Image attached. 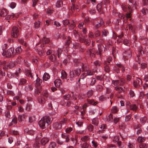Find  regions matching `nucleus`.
<instances>
[{"label": "nucleus", "instance_id": "obj_57", "mask_svg": "<svg viewBox=\"0 0 148 148\" xmlns=\"http://www.w3.org/2000/svg\"><path fill=\"white\" fill-rule=\"evenodd\" d=\"M43 43L46 44L48 43L49 41V39L48 38L44 37L43 39Z\"/></svg>", "mask_w": 148, "mask_h": 148}, {"label": "nucleus", "instance_id": "obj_47", "mask_svg": "<svg viewBox=\"0 0 148 148\" xmlns=\"http://www.w3.org/2000/svg\"><path fill=\"white\" fill-rule=\"evenodd\" d=\"M87 128L89 131H92L93 130V126L91 124L88 125L87 127Z\"/></svg>", "mask_w": 148, "mask_h": 148}, {"label": "nucleus", "instance_id": "obj_15", "mask_svg": "<svg viewBox=\"0 0 148 148\" xmlns=\"http://www.w3.org/2000/svg\"><path fill=\"white\" fill-rule=\"evenodd\" d=\"M119 110V108L116 106H114L112 108L111 112L113 113H116Z\"/></svg>", "mask_w": 148, "mask_h": 148}, {"label": "nucleus", "instance_id": "obj_23", "mask_svg": "<svg viewBox=\"0 0 148 148\" xmlns=\"http://www.w3.org/2000/svg\"><path fill=\"white\" fill-rule=\"evenodd\" d=\"M63 5V2L62 0L58 1L56 2V5L58 8L61 7Z\"/></svg>", "mask_w": 148, "mask_h": 148}, {"label": "nucleus", "instance_id": "obj_62", "mask_svg": "<svg viewBox=\"0 0 148 148\" xmlns=\"http://www.w3.org/2000/svg\"><path fill=\"white\" fill-rule=\"evenodd\" d=\"M36 83L38 85H39L42 82V81L39 78L37 77L35 81Z\"/></svg>", "mask_w": 148, "mask_h": 148}, {"label": "nucleus", "instance_id": "obj_19", "mask_svg": "<svg viewBox=\"0 0 148 148\" xmlns=\"http://www.w3.org/2000/svg\"><path fill=\"white\" fill-rule=\"evenodd\" d=\"M50 76L49 74L45 73L43 76V81H47L49 79Z\"/></svg>", "mask_w": 148, "mask_h": 148}, {"label": "nucleus", "instance_id": "obj_46", "mask_svg": "<svg viewBox=\"0 0 148 148\" xmlns=\"http://www.w3.org/2000/svg\"><path fill=\"white\" fill-rule=\"evenodd\" d=\"M34 25L36 28H39L40 26V22L38 21L35 22L34 23Z\"/></svg>", "mask_w": 148, "mask_h": 148}, {"label": "nucleus", "instance_id": "obj_21", "mask_svg": "<svg viewBox=\"0 0 148 148\" xmlns=\"http://www.w3.org/2000/svg\"><path fill=\"white\" fill-rule=\"evenodd\" d=\"M106 119L107 121L109 122H111L113 121V119L112 115L110 114L106 116Z\"/></svg>", "mask_w": 148, "mask_h": 148}, {"label": "nucleus", "instance_id": "obj_48", "mask_svg": "<svg viewBox=\"0 0 148 148\" xmlns=\"http://www.w3.org/2000/svg\"><path fill=\"white\" fill-rule=\"evenodd\" d=\"M115 89L117 90L119 93H120L123 90V88L120 87H116Z\"/></svg>", "mask_w": 148, "mask_h": 148}, {"label": "nucleus", "instance_id": "obj_40", "mask_svg": "<svg viewBox=\"0 0 148 148\" xmlns=\"http://www.w3.org/2000/svg\"><path fill=\"white\" fill-rule=\"evenodd\" d=\"M141 12L145 15L148 13V10L146 8H144L142 10Z\"/></svg>", "mask_w": 148, "mask_h": 148}, {"label": "nucleus", "instance_id": "obj_39", "mask_svg": "<svg viewBox=\"0 0 148 148\" xmlns=\"http://www.w3.org/2000/svg\"><path fill=\"white\" fill-rule=\"evenodd\" d=\"M23 60V59L21 57H19L16 60V62L17 64L21 63L22 62Z\"/></svg>", "mask_w": 148, "mask_h": 148}, {"label": "nucleus", "instance_id": "obj_43", "mask_svg": "<svg viewBox=\"0 0 148 148\" xmlns=\"http://www.w3.org/2000/svg\"><path fill=\"white\" fill-rule=\"evenodd\" d=\"M67 119L66 118H64L60 122V123L62 125L65 124L67 123Z\"/></svg>", "mask_w": 148, "mask_h": 148}, {"label": "nucleus", "instance_id": "obj_32", "mask_svg": "<svg viewBox=\"0 0 148 148\" xmlns=\"http://www.w3.org/2000/svg\"><path fill=\"white\" fill-rule=\"evenodd\" d=\"M16 17V16L13 13L11 14L8 15L6 17H5V18L7 19V20L9 19L10 18H12L14 19V17Z\"/></svg>", "mask_w": 148, "mask_h": 148}, {"label": "nucleus", "instance_id": "obj_28", "mask_svg": "<svg viewBox=\"0 0 148 148\" xmlns=\"http://www.w3.org/2000/svg\"><path fill=\"white\" fill-rule=\"evenodd\" d=\"M56 146V143L55 142H51L49 144L48 148H55Z\"/></svg>", "mask_w": 148, "mask_h": 148}, {"label": "nucleus", "instance_id": "obj_52", "mask_svg": "<svg viewBox=\"0 0 148 148\" xmlns=\"http://www.w3.org/2000/svg\"><path fill=\"white\" fill-rule=\"evenodd\" d=\"M88 146V144L86 142L81 144V147L83 148H87Z\"/></svg>", "mask_w": 148, "mask_h": 148}, {"label": "nucleus", "instance_id": "obj_13", "mask_svg": "<svg viewBox=\"0 0 148 148\" xmlns=\"http://www.w3.org/2000/svg\"><path fill=\"white\" fill-rule=\"evenodd\" d=\"M53 127L56 130H60L61 128L62 125L60 123L56 122L53 124Z\"/></svg>", "mask_w": 148, "mask_h": 148}, {"label": "nucleus", "instance_id": "obj_59", "mask_svg": "<svg viewBox=\"0 0 148 148\" xmlns=\"http://www.w3.org/2000/svg\"><path fill=\"white\" fill-rule=\"evenodd\" d=\"M128 147L129 148H134L135 145L132 143H129L127 145Z\"/></svg>", "mask_w": 148, "mask_h": 148}, {"label": "nucleus", "instance_id": "obj_10", "mask_svg": "<svg viewBox=\"0 0 148 148\" xmlns=\"http://www.w3.org/2000/svg\"><path fill=\"white\" fill-rule=\"evenodd\" d=\"M61 137L65 139L64 142L66 143L69 142L70 140V138L69 135L62 133L61 134Z\"/></svg>", "mask_w": 148, "mask_h": 148}, {"label": "nucleus", "instance_id": "obj_42", "mask_svg": "<svg viewBox=\"0 0 148 148\" xmlns=\"http://www.w3.org/2000/svg\"><path fill=\"white\" fill-rule=\"evenodd\" d=\"M25 118L23 114V115H20L18 116V121L20 122H22L23 119Z\"/></svg>", "mask_w": 148, "mask_h": 148}, {"label": "nucleus", "instance_id": "obj_61", "mask_svg": "<svg viewBox=\"0 0 148 148\" xmlns=\"http://www.w3.org/2000/svg\"><path fill=\"white\" fill-rule=\"evenodd\" d=\"M103 89V87L101 85H98L96 88V90L98 91H101Z\"/></svg>", "mask_w": 148, "mask_h": 148}, {"label": "nucleus", "instance_id": "obj_51", "mask_svg": "<svg viewBox=\"0 0 148 148\" xmlns=\"http://www.w3.org/2000/svg\"><path fill=\"white\" fill-rule=\"evenodd\" d=\"M46 11L47 14L48 15H50L53 13V10L49 8L46 9Z\"/></svg>", "mask_w": 148, "mask_h": 148}, {"label": "nucleus", "instance_id": "obj_58", "mask_svg": "<svg viewBox=\"0 0 148 148\" xmlns=\"http://www.w3.org/2000/svg\"><path fill=\"white\" fill-rule=\"evenodd\" d=\"M87 73L86 74H87V75H93V72H92V71L91 70H88L87 71Z\"/></svg>", "mask_w": 148, "mask_h": 148}, {"label": "nucleus", "instance_id": "obj_4", "mask_svg": "<svg viewBox=\"0 0 148 148\" xmlns=\"http://www.w3.org/2000/svg\"><path fill=\"white\" fill-rule=\"evenodd\" d=\"M142 83V80L138 78L134 81L133 85L135 87L138 88L140 86Z\"/></svg>", "mask_w": 148, "mask_h": 148}, {"label": "nucleus", "instance_id": "obj_34", "mask_svg": "<svg viewBox=\"0 0 148 148\" xmlns=\"http://www.w3.org/2000/svg\"><path fill=\"white\" fill-rule=\"evenodd\" d=\"M75 75H76L77 76H78L80 75L81 73V70L80 69H76L74 70Z\"/></svg>", "mask_w": 148, "mask_h": 148}, {"label": "nucleus", "instance_id": "obj_16", "mask_svg": "<svg viewBox=\"0 0 148 148\" xmlns=\"http://www.w3.org/2000/svg\"><path fill=\"white\" fill-rule=\"evenodd\" d=\"M54 84L56 86L58 87L61 85L62 84V83L60 79H57L54 81Z\"/></svg>", "mask_w": 148, "mask_h": 148}, {"label": "nucleus", "instance_id": "obj_17", "mask_svg": "<svg viewBox=\"0 0 148 148\" xmlns=\"http://www.w3.org/2000/svg\"><path fill=\"white\" fill-rule=\"evenodd\" d=\"M61 78L62 79H66L67 75V73L64 71L62 70L61 72Z\"/></svg>", "mask_w": 148, "mask_h": 148}, {"label": "nucleus", "instance_id": "obj_53", "mask_svg": "<svg viewBox=\"0 0 148 148\" xmlns=\"http://www.w3.org/2000/svg\"><path fill=\"white\" fill-rule=\"evenodd\" d=\"M93 91L92 90H90L88 91L87 92V96L89 97L91 96L93 94Z\"/></svg>", "mask_w": 148, "mask_h": 148}, {"label": "nucleus", "instance_id": "obj_18", "mask_svg": "<svg viewBox=\"0 0 148 148\" xmlns=\"http://www.w3.org/2000/svg\"><path fill=\"white\" fill-rule=\"evenodd\" d=\"M71 2L72 3V5L71 6V10L73 11L75 10L76 9L77 11H79L78 8H75V5L73 3L75 2V0H71Z\"/></svg>", "mask_w": 148, "mask_h": 148}, {"label": "nucleus", "instance_id": "obj_27", "mask_svg": "<svg viewBox=\"0 0 148 148\" xmlns=\"http://www.w3.org/2000/svg\"><path fill=\"white\" fill-rule=\"evenodd\" d=\"M38 101L39 103L43 104L45 102V100L43 98L39 97L38 98Z\"/></svg>", "mask_w": 148, "mask_h": 148}, {"label": "nucleus", "instance_id": "obj_33", "mask_svg": "<svg viewBox=\"0 0 148 148\" xmlns=\"http://www.w3.org/2000/svg\"><path fill=\"white\" fill-rule=\"evenodd\" d=\"M62 51V50L60 48H58L57 50V52H55L54 53V54H56V53L57 54L58 57V58L60 57V55Z\"/></svg>", "mask_w": 148, "mask_h": 148}, {"label": "nucleus", "instance_id": "obj_38", "mask_svg": "<svg viewBox=\"0 0 148 148\" xmlns=\"http://www.w3.org/2000/svg\"><path fill=\"white\" fill-rule=\"evenodd\" d=\"M136 5H137L136 2H135L134 3H133V5H132L131 6V9H130V10L128 8L129 12H132L133 10H134L135 8H136Z\"/></svg>", "mask_w": 148, "mask_h": 148}, {"label": "nucleus", "instance_id": "obj_25", "mask_svg": "<svg viewBox=\"0 0 148 148\" xmlns=\"http://www.w3.org/2000/svg\"><path fill=\"white\" fill-rule=\"evenodd\" d=\"M107 98L109 99L108 97H107L106 95H101L99 97V99L100 101H103L106 100Z\"/></svg>", "mask_w": 148, "mask_h": 148}, {"label": "nucleus", "instance_id": "obj_36", "mask_svg": "<svg viewBox=\"0 0 148 148\" xmlns=\"http://www.w3.org/2000/svg\"><path fill=\"white\" fill-rule=\"evenodd\" d=\"M140 64V63L138 62H137L136 63L134 64L133 66V68L135 69H138V64L139 65Z\"/></svg>", "mask_w": 148, "mask_h": 148}, {"label": "nucleus", "instance_id": "obj_11", "mask_svg": "<svg viewBox=\"0 0 148 148\" xmlns=\"http://www.w3.org/2000/svg\"><path fill=\"white\" fill-rule=\"evenodd\" d=\"M139 126L140 125L137 124H135L134 125V128L137 129L136 134L137 135L140 134L142 132L141 129L140 128Z\"/></svg>", "mask_w": 148, "mask_h": 148}, {"label": "nucleus", "instance_id": "obj_14", "mask_svg": "<svg viewBox=\"0 0 148 148\" xmlns=\"http://www.w3.org/2000/svg\"><path fill=\"white\" fill-rule=\"evenodd\" d=\"M77 76L73 70L71 71L70 73L69 78L71 80H72L73 78Z\"/></svg>", "mask_w": 148, "mask_h": 148}, {"label": "nucleus", "instance_id": "obj_20", "mask_svg": "<svg viewBox=\"0 0 148 148\" xmlns=\"http://www.w3.org/2000/svg\"><path fill=\"white\" fill-rule=\"evenodd\" d=\"M82 68L83 71H87L89 69V66L86 64H82Z\"/></svg>", "mask_w": 148, "mask_h": 148}, {"label": "nucleus", "instance_id": "obj_49", "mask_svg": "<svg viewBox=\"0 0 148 148\" xmlns=\"http://www.w3.org/2000/svg\"><path fill=\"white\" fill-rule=\"evenodd\" d=\"M145 140L144 138L141 137H138L137 138V141L139 143L143 142Z\"/></svg>", "mask_w": 148, "mask_h": 148}, {"label": "nucleus", "instance_id": "obj_37", "mask_svg": "<svg viewBox=\"0 0 148 148\" xmlns=\"http://www.w3.org/2000/svg\"><path fill=\"white\" fill-rule=\"evenodd\" d=\"M104 64H105V70L106 72H108L109 71L110 68L109 66L108 65L109 64L107 63H104Z\"/></svg>", "mask_w": 148, "mask_h": 148}, {"label": "nucleus", "instance_id": "obj_60", "mask_svg": "<svg viewBox=\"0 0 148 148\" xmlns=\"http://www.w3.org/2000/svg\"><path fill=\"white\" fill-rule=\"evenodd\" d=\"M103 24V22L102 20H101L100 21V22L99 23L95 25V27L96 28H98L100 27Z\"/></svg>", "mask_w": 148, "mask_h": 148}, {"label": "nucleus", "instance_id": "obj_1", "mask_svg": "<svg viewBox=\"0 0 148 148\" xmlns=\"http://www.w3.org/2000/svg\"><path fill=\"white\" fill-rule=\"evenodd\" d=\"M51 123V120L49 117L45 116L42 118L39 122V125L42 129L45 128V124H49Z\"/></svg>", "mask_w": 148, "mask_h": 148}, {"label": "nucleus", "instance_id": "obj_9", "mask_svg": "<svg viewBox=\"0 0 148 148\" xmlns=\"http://www.w3.org/2000/svg\"><path fill=\"white\" fill-rule=\"evenodd\" d=\"M8 12L4 8L0 9V15L3 17L6 16Z\"/></svg>", "mask_w": 148, "mask_h": 148}, {"label": "nucleus", "instance_id": "obj_2", "mask_svg": "<svg viewBox=\"0 0 148 148\" xmlns=\"http://www.w3.org/2000/svg\"><path fill=\"white\" fill-rule=\"evenodd\" d=\"M14 51V49L13 48H10L8 49L7 51H3L2 55L4 57H8L12 56Z\"/></svg>", "mask_w": 148, "mask_h": 148}, {"label": "nucleus", "instance_id": "obj_54", "mask_svg": "<svg viewBox=\"0 0 148 148\" xmlns=\"http://www.w3.org/2000/svg\"><path fill=\"white\" fill-rule=\"evenodd\" d=\"M140 148H147L148 146L145 143H141L139 146Z\"/></svg>", "mask_w": 148, "mask_h": 148}, {"label": "nucleus", "instance_id": "obj_63", "mask_svg": "<svg viewBox=\"0 0 148 148\" xmlns=\"http://www.w3.org/2000/svg\"><path fill=\"white\" fill-rule=\"evenodd\" d=\"M119 139V136H114L113 139V141L114 142H116L118 141Z\"/></svg>", "mask_w": 148, "mask_h": 148}, {"label": "nucleus", "instance_id": "obj_5", "mask_svg": "<svg viewBox=\"0 0 148 148\" xmlns=\"http://www.w3.org/2000/svg\"><path fill=\"white\" fill-rule=\"evenodd\" d=\"M15 64L12 62H10L8 64V65H5L3 67V69L4 70H6L8 69V67L10 69H11L15 66Z\"/></svg>", "mask_w": 148, "mask_h": 148}, {"label": "nucleus", "instance_id": "obj_50", "mask_svg": "<svg viewBox=\"0 0 148 148\" xmlns=\"http://www.w3.org/2000/svg\"><path fill=\"white\" fill-rule=\"evenodd\" d=\"M147 120L146 118L145 117H142L140 119V122L141 123H144Z\"/></svg>", "mask_w": 148, "mask_h": 148}, {"label": "nucleus", "instance_id": "obj_31", "mask_svg": "<svg viewBox=\"0 0 148 148\" xmlns=\"http://www.w3.org/2000/svg\"><path fill=\"white\" fill-rule=\"evenodd\" d=\"M90 139L89 137L88 136H85L82 137L81 140L83 141H86Z\"/></svg>", "mask_w": 148, "mask_h": 148}, {"label": "nucleus", "instance_id": "obj_44", "mask_svg": "<svg viewBox=\"0 0 148 148\" xmlns=\"http://www.w3.org/2000/svg\"><path fill=\"white\" fill-rule=\"evenodd\" d=\"M108 34V32L107 30L105 29H104L103 30L102 32V36H106Z\"/></svg>", "mask_w": 148, "mask_h": 148}, {"label": "nucleus", "instance_id": "obj_55", "mask_svg": "<svg viewBox=\"0 0 148 148\" xmlns=\"http://www.w3.org/2000/svg\"><path fill=\"white\" fill-rule=\"evenodd\" d=\"M5 116L7 118L9 119L10 116V111H6L5 113Z\"/></svg>", "mask_w": 148, "mask_h": 148}, {"label": "nucleus", "instance_id": "obj_56", "mask_svg": "<svg viewBox=\"0 0 148 148\" xmlns=\"http://www.w3.org/2000/svg\"><path fill=\"white\" fill-rule=\"evenodd\" d=\"M27 81L26 80L24 79H21L20 80V84L19 85H23L26 83Z\"/></svg>", "mask_w": 148, "mask_h": 148}, {"label": "nucleus", "instance_id": "obj_29", "mask_svg": "<svg viewBox=\"0 0 148 148\" xmlns=\"http://www.w3.org/2000/svg\"><path fill=\"white\" fill-rule=\"evenodd\" d=\"M129 3L128 5V8L130 10L131 9V6L133 5V4L135 2L134 1V0H129Z\"/></svg>", "mask_w": 148, "mask_h": 148}, {"label": "nucleus", "instance_id": "obj_12", "mask_svg": "<svg viewBox=\"0 0 148 148\" xmlns=\"http://www.w3.org/2000/svg\"><path fill=\"white\" fill-rule=\"evenodd\" d=\"M33 130H29L28 129H26L25 130V132L28 133L31 135H33L35 133L34 130H36V128L34 126H33Z\"/></svg>", "mask_w": 148, "mask_h": 148}, {"label": "nucleus", "instance_id": "obj_3", "mask_svg": "<svg viewBox=\"0 0 148 148\" xmlns=\"http://www.w3.org/2000/svg\"><path fill=\"white\" fill-rule=\"evenodd\" d=\"M19 34V29L16 27H14L12 32V36L13 37L16 38Z\"/></svg>", "mask_w": 148, "mask_h": 148}, {"label": "nucleus", "instance_id": "obj_26", "mask_svg": "<svg viewBox=\"0 0 148 148\" xmlns=\"http://www.w3.org/2000/svg\"><path fill=\"white\" fill-rule=\"evenodd\" d=\"M129 108L133 111H136L138 108V107L136 104H132L131 106Z\"/></svg>", "mask_w": 148, "mask_h": 148}, {"label": "nucleus", "instance_id": "obj_35", "mask_svg": "<svg viewBox=\"0 0 148 148\" xmlns=\"http://www.w3.org/2000/svg\"><path fill=\"white\" fill-rule=\"evenodd\" d=\"M33 147L36 148H38L40 147V143L38 141L36 140L35 142L34 145Z\"/></svg>", "mask_w": 148, "mask_h": 148}, {"label": "nucleus", "instance_id": "obj_45", "mask_svg": "<svg viewBox=\"0 0 148 148\" xmlns=\"http://www.w3.org/2000/svg\"><path fill=\"white\" fill-rule=\"evenodd\" d=\"M87 76V74L86 73H82L80 76V78L79 79L78 81H79L81 79H83L84 78H85Z\"/></svg>", "mask_w": 148, "mask_h": 148}, {"label": "nucleus", "instance_id": "obj_30", "mask_svg": "<svg viewBox=\"0 0 148 148\" xmlns=\"http://www.w3.org/2000/svg\"><path fill=\"white\" fill-rule=\"evenodd\" d=\"M15 51L16 53L19 54L22 51V49L21 46H19L16 48L15 49Z\"/></svg>", "mask_w": 148, "mask_h": 148}, {"label": "nucleus", "instance_id": "obj_6", "mask_svg": "<svg viewBox=\"0 0 148 148\" xmlns=\"http://www.w3.org/2000/svg\"><path fill=\"white\" fill-rule=\"evenodd\" d=\"M123 36V32H121V34L120 35L117 36L115 38H116L117 37H118L116 42L117 43H119L123 42V40L121 38Z\"/></svg>", "mask_w": 148, "mask_h": 148}, {"label": "nucleus", "instance_id": "obj_24", "mask_svg": "<svg viewBox=\"0 0 148 148\" xmlns=\"http://www.w3.org/2000/svg\"><path fill=\"white\" fill-rule=\"evenodd\" d=\"M92 123L94 125L97 126L99 123V120L97 118H94L92 120Z\"/></svg>", "mask_w": 148, "mask_h": 148}, {"label": "nucleus", "instance_id": "obj_22", "mask_svg": "<svg viewBox=\"0 0 148 148\" xmlns=\"http://www.w3.org/2000/svg\"><path fill=\"white\" fill-rule=\"evenodd\" d=\"M87 101L88 104L94 106L96 105L98 103V102H94L92 99H87Z\"/></svg>", "mask_w": 148, "mask_h": 148}, {"label": "nucleus", "instance_id": "obj_7", "mask_svg": "<svg viewBox=\"0 0 148 148\" xmlns=\"http://www.w3.org/2000/svg\"><path fill=\"white\" fill-rule=\"evenodd\" d=\"M49 141V139L46 137H43L40 140L41 144L43 145H45Z\"/></svg>", "mask_w": 148, "mask_h": 148}, {"label": "nucleus", "instance_id": "obj_41", "mask_svg": "<svg viewBox=\"0 0 148 148\" xmlns=\"http://www.w3.org/2000/svg\"><path fill=\"white\" fill-rule=\"evenodd\" d=\"M83 38L85 40L84 41L85 44L87 45H89L91 42L90 40V39H85L86 38L84 36L83 37Z\"/></svg>", "mask_w": 148, "mask_h": 148}, {"label": "nucleus", "instance_id": "obj_64", "mask_svg": "<svg viewBox=\"0 0 148 148\" xmlns=\"http://www.w3.org/2000/svg\"><path fill=\"white\" fill-rule=\"evenodd\" d=\"M101 8L102 6L101 3H98L97 6V8L98 11L99 12L101 10Z\"/></svg>", "mask_w": 148, "mask_h": 148}, {"label": "nucleus", "instance_id": "obj_8", "mask_svg": "<svg viewBox=\"0 0 148 148\" xmlns=\"http://www.w3.org/2000/svg\"><path fill=\"white\" fill-rule=\"evenodd\" d=\"M103 46L102 45H99L98 46V50L96 52V54L99 55L100 56L101 55V52L103 51Z\"/></svg>", "mask_w": 148, "mask_h": 148}]
</instances>
